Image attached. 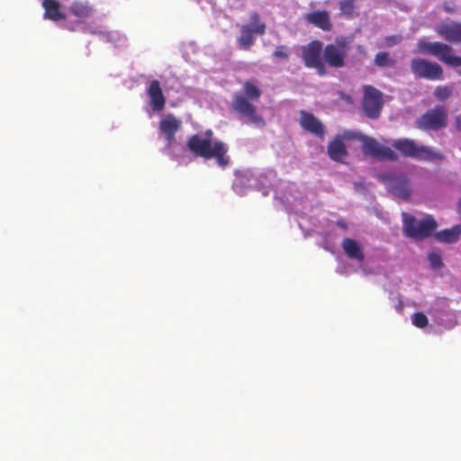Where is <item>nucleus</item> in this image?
<instances>
[{
	"instance_id": "obj_18",
	"label": "nucleus",
	"mask_w": 461,
	"mask_h": 461,
	"mask_svg": "<svg viewBox=\"0 0 461 461\" xmlns=\"http://www.w3.org/2000/svg\"><path fill=\"white\" fill-rule=\"evenodd\" d=\"M341 247L345 254L352 260L362 262L365 258L363 248L357 240L345 238L341 242Z\"/></svg>"
},
{
	"instance_id": "obj_29",
	"label": "nucleus",
	"mask_w": 461,
	"mask_h": 461,
	"mask_svg": "<svg viewBox=\"0 0 461 461\" xmlns=\"http://www.w3.org/2000/svg\"><path fill=\"white\" fill-rule=\"evenodd\" d=\"M243 88L245 95L252 100L258 99L261 95L260 90L250 82H245Z\"/></svg>"
},
{
	"instance_id": "obj_26",
	"label": "nucleus",
	"mask_w": 461,
	"mask_h": 461,
	"mask_svg": "<svg viewBox=\"0 0 461 461\" xmlns=\"http://www.w3.org/2000/svg\"><path fill=\"white\" fill-rule=\"evenodd\" d=\"M255 41L253 32H250L248 27H241L240 36L238 38V43L240 48L243 50H249Z\"/></svg>"
},
{
	"instance_id": "obj_16",
	"label": "nucleus",
	"mask_w": 461,
	"mask_h": 461,
	"mask_svg": "<svg viewBox=\"0 0 461 461\" xmlns=\"http://www.w3.org/2000/svg\"><path fill=\"white\" fill-rule=\"evenodd\" d=\"M435 31L447 41L461 43V23H440L436 26Z\"/></svg>"
},
{
	"instance_id": "obj_28",
	"label": "nucleus",
	"mask_w": 461,
	"mask_h": 461,
	"mask_svg": "<svg viewBox=\"0 0 461 461\" xmlns=\"http://www.w3.org/2000/svg\"><path fill=\"white\" fill-rule=\"evenodd\" d=\"M375 64L378 67H393L394 60L390 58L387 52H378L374 60Z\"/></svg>"
},
{
	"instance_id": "obj_38",
	"label": "nucleus",
	"mask_w": 461,
	"mask_h": 461,
	"mask_svg": "<svg viewBox=\"0 0 461 461\" xmlns=\"http://www.w3.org/2000/svg\"><path fill=\"white\" fill-rule=\"evenodd\" d=\"M357 51H358L360 54H362V55H365V54H366V49H365V47H363L362 45H358V46L357 47Z\"/></svg>"
},
{
	"instance_id": "obj_40",
	"label": "nucleus",
	"mask_w": 461,
	"mask_h": 461,
	"mask_svg": "<svg viewBox=\"0 0 461 461\" xmlns=\"http://www.w3.org/2000/svg\"><path fill=\"white\" fill-rule=\"evenodd\" d=\"M203 136V137H208L210 139H212V131L211 130H209Z\"/></svg>"
},
{
	"instance_id": "obj_5",
	"label": "nucleus",
	"mask_w": 461,
	"mask_h": 461,
	"mask_svg": "<svg viewBox=\"0 0 461 461\" xmlns=\"http://www.w3.org/2000/svg\"><path fill=\"white\" fill-rule=\"evenodd\" d=\"M346 139L357 138L362 141V150L365 155L379 160L395 161L397 154L390 148L381 145L375 139L352 131H346L343 135Z\"/></svg>"
},
{
	"instance_id": "obj_24",
	"label": "nucleus",
	"mask_w": 461,
	"mask_h": 461,
	"mask_svg": "<svg viewBox=\"0 0 461 461\" xmlns=\"http://www.w3.org/2000/svg\"><path fill=\"white\" fill-rule=\"evenodd\" d=\"M69 11L78 18L80 23L84 22L93 14V9L89 5L80 2L73 3L69 7Z\"/></svg>"
},
{
	"instance_id": "obj_3",
	"label": "nucleus",
	"mask_w": 461,
	"mask_h": 461,
	"mask_svg": "<svg viewBox=\"0 0 461 461\" xmlns=\"http://www.w3.org/2000/svg\"><path fill=\"white\" fill-rule=\"evenodd\" d=\"M181 125V121L177 120L173 114L166 115L159 122V132L166 141L163 151L172 159H177L178 152L184 149L183 146L177 143L175 136L180 130Z\"/></svg>"
},
{
	"instance_id": "obj_31",
	"label": "nucleus",
	"mask_w": 461,
	"mask_h": 461,
	"mask_svg": "<svg viewBox=\"0 0 461 461\" xmlns=\"http://www.w3.org/2000/svg\"><path fill=\"white\" fill-rule=\"evenodd\" d=\"M452 94V87L447 86H438L434 91V96L441 101L447 99Z\"/></svg>"
},
{
	"instance_id": "obj_34",
	"label": "nucleus",
	"mask_w": 461,
	"mask_h": 461,
	"mask_svg": "<svg viewBox=\"0 0 461 461\" xmlns=\"http://www.w3.org/2000/svg\"><path fill=\"white\" fill-rule=\"evenodd\" d=\"M402 40V37L400 35H392L385 37V45L387 47H393L394 45L399 44Z\"/></svg>"
},
{
	"instance_id": "obj_35",
	"label": "nucleus",
	"mask_w": 461,
	"mask_h": 461,
	"mask_svg": "<svg viewBox=\"0 0 461 461\" xmlns=\"http://www.w3.org/2000/svg\"><path fill=\"white\" fill-rule=\"evenodd\" d=\"M273 55L276 58L280 59H287L289 56V53L286 50V47L285 46H278L276 50L274 51Z\"/></svg>"
},
{
	"instance_id": "obj_32",
	"label": "nucleus",
	"mask_w": 461,
	"mask_h": 461,
	"mask_svg": "<svg viewBox=\"0 0 461 461\" xmlns=\"http://www.w3.org/2000/svg\"><path fill=\"white\" fill-rule=\"evenodd\" d=\"M339 8L345 14H350L354 9V0H342L339 2Z\"/></svg>"
},
{
	"instance_id": "obj_42",
	"label": "nucleus",
	"mask_w": 461,
	"mask_h": 461,
	"mask_svg": "<svg viewBox=\"0 0 461 461\" xmlns=\"http://www.w3.org/2000/svg\"><path fill=\"white\" fill-rule=\"evenodd\" d=\"M458 209L461 212V200L458 202Z\"/></svg>"
},
{
	"instance_id": "obj_7",
	"label": "nucleus",
	"mask_w": 461,
	"mask_h": 461,
	"mask_svg": "<svg viewBox=\"0 0 461 461\" xmlns=\"http://www.w3.org/2000/svg\"><path fill=\"white\" fill-rule=\"evenodd\" d=\"M377 178L385 185L388 192L402 200H408L411 194V183L404 173L390 172L379 174Z\"/></svg>"
},
{
	"instance_id": "obj_43",
	"label": "nucleus",
	"mask_w": 461,
	"mask_h": 461,
	"mask_svg": "<svg viewBox=\"0 0 461 461\" xmlns=\"http://www.w3.org/2000/svg\"><path fill=\"white\" fill-rule=\"evenodd\" d=\"M459 74L461 75V71H459Z\"/></svg>"
},
{
	"instance_id": "obj_19",
	"label": "nucleus",
	"mask_w": 461,
	"mask_h": 461,
	"mask_svg": "<svg viewBox=\"0 0 461 461\" xmlns=\"http://www.w3.org/2000/svg\"><path fill=\"white\" fill-rule=\"evenodd\" d=\"M305 20L318 28L328 32L332 28L329 13L326 11H315L305 15Z\"/></svg>"
},
{
	"instance_id": "obj_20",
	"label": "nucleus",
	"mask_w": 461,
	"mask_h": 461,
	"mask_svg": "<svg viewBox=\"0 0 461 461\" xmlns=\"http://www.w3.org/2000/svg\"><path fill=\"white\" fill-rule=\"evenodd\" d=\"M429 313L438 325L445 326L443 317L450 315L447 300L446 298L436 299L430 307Z\"/></svg>"
},
{
	"instance_id": "obj_27",
	"label": "nucleus",
	"mask_w": 461,
	"mask_h": 461,
	"mask_svg": "<svg viewBox=\"0 0 461 461\" xmlns=\"http://www.w3.org/2000/svg\"><path fill=\"white\" fill-rule=\"evenodd\" d=\"M243 27H248V29L253 33H258L260 35L264 34L266 31V25L260 22L259 15L257 13H253L250 15L249 23L243 25Z\"/></svg>"
},
{
	"instance_id": "obj_12",
	"label": "nucleus",
	"mask_w": 461,
	"mask_h": 461,
	"mask_svg": "<svg viewBox=\"0 0 461 461\" xmlns=\"http://www.w3.org/2000/svg\"><path fill=\"white\" fill-rule=\"evenodd\" d=\"M232 107L238 113L246 117L249 123L257 127L265 126L264 119L256 113V107L242 95H235Z\"/></svg>"
},
{
	"instance_id": "obj_21",
	"label": "nucleus",
	"mask_w": 461,
	"mask_h": 461,
	"mask_svg": "<svg viewBox=\"0 0 461 461\" xmlns=\"http://www.w3.org/2000/svg\"><path fill=\"white\" fill-rule=\"evenodd\" d=\"M328 154L332 160L340 162L347 156V149L340 136L334 139L328 146Z\"/></svg>"
},
{
	"instance_id": "obj_33",
	"label": "nucleus",
	"mask_w": 461,
	"mask_h": 461,
	"mask_svg": "<svg viewBox=\"0 0 461 461\" xmlns=\"http://www.w3.org/2000/svg\"><path fill=\"white\" fill-rule=\"evenodd\" d=\"M428 259L433 268H439L442 265L441 257L437 253H429Z\"/></svg>"
},
{
	"instance_id": "obj_36",
	"label": "nucleus",
	"mask_w": 461,
	"mask_h": 461,
	"mask_svg": "<svg viewBox=\"0 0 461 461\" xmlns=\"http://www.w3.org/2000/svg\"><path fill=\"white\" fill-rule=\"evenodd\" d=\"M311 68H316L317 69V72L320 76H325L326 75V68H325V66H324V62L321 61V62H319L318 64H316L315 66H312L311 67Z\"/></svg>"
},
{
	"instance_id": "obj_11",
	"label": "nucleus",
	"mask_w": 461,
	"mask_h": 461,
	"mask_svg": "<svg viewBox=\"0 0 461 461\" xmlns=\"http://www.w3.org/2000/svg\"><path fill=\"white\" fill-rule=\"evenodd\" d=\"M411 70L416 77L428 80H439L443 76V69L438 63L420 58L411 59Z\"/></svg>"
},
{
	"instance_id": "obj_4",
	"label": "nucleus",
	"mask_w": 461,
	"mask_h": 461,
	"mask_svg": "<svg viewBox=\"0 0 461 461\" xmlns=\"http://www.w3.org/2000/svg\"><path fill=\"white\" fill-rule=\"evenodd\" d=\"M393 146L404 157L428 161L442 159V155L438 151L428 146L418 145L411 139L396 140Z\"/></svg>"
},
{
	"instance_id": "obj_14",
	"label": "nucleus",
	"mask_w": 461,
	"mask_h": 461,
	"mask_svg": "<svg viewBox=\"0 0 461 461\" xmlns=\"http://www.w3.org/2000/svg\"><path fill=\"white\" fill-rule=\"evenodd\" d=\"M321 54L323 55V47L322 43L319 41H312L302 48V58L307 68L321 62Z\"/></svg>"
},
{
	"instance_id": "obj_15",
	"label": "nucleus",
	"mask_w": 461,
	"mask_h": 461,
	"mask_svg": "<svg viewBox=\"0 0 461 461\" xmlns=\"http://www.w3.org/2000/svg\"><path fill=\"white\" fill-rule=\"evenodd\" d=\"M147 94L149 98V106L153 113H158L162 111L166 104V99L164 97L160 84L158 80L150 82Z\"/></svg>"
},
{
	"instance_id": "obj_6",
	"label": "nucleus",
	"mask_w": 461,
	"mask_h": 461,
	"mask_svg": "<svg viewBox=\"0 0 461 461\" xmlns=\"http://www.w3.org/2000/svg\"><path fill=\"white\" fill-rule=\"evenodd\" d=\"M402 219L405 235L416 240L429 237L437 228V222L431 216L417 221L413 216L403 212Z\"/></svg>"
},
{
	"instance_id": "obj_39",
	"label": "nucleus",
	"mask_w": 461,
	"mask_h": 461,
	"mask_svg": "<svg viewBox=\"0 0 461 461\" xmlns=\"http://www.w3.org/2000/svg\"><path fill=\"white\" fill-rule=\"evenodd\" d=\"M337 224H338L340 228H342V229H347V228H348L347 223H346V222H344L343 221H339L337 222Z\"/></svg>"
},
{
	"instance_id": "obj_1",
	"label": "nucleus",
	"mask_w": 461,
	"mask_h": 461,
	"mask_svg": "<svg viewBox=\"0 0 461 461\" xmlns=\"http://www.w3.org/2000/svg\"><path fill=\"white\" fill-rule=\"evenodd\" d=\"M186 146L195 156L205 159L215 158L221 167H225L230 163V157L227 155L228 147L220 140L203 137L202 134L191 136Z\"/></svg>"
},
{
	"instance_id": "obj_37",
	"label": "nucleus",
	"mask_w": 461,
	"mask_h": 461,
	"mask_svg": "<svg viewBox=\"0 0 461 461\" xmlns=\"http://www.w3.org/2000/svg\"><path fill=\"white\" fill-rule=\"evenodd\" d=\"M456 128L461 131V116H457L456 118Z\"/></svg>"
},
{
	"instance_id": "obj_30",
	"label": "nucleus",
	"mask_w": 461,
	"mask_h": 461,
	"mask_svg": "<svg viewBox=\"0 0 461 461\" xmlns=\"http://www.w3.org/2000/svg\"><path fill=\"white\" fill-rule=\"evenodd\" d=\"M411 323L417 328H425L428 325L429 320L422 312H415L411 317Z\"/></svg>"
},
{
	"instance_id": "obj_9",
	"label": "nucleus",
	"mask_w": 461,
	"mask_h": 461,
	"mask_svg": "<svg viewBox=\"0 0 461 461\" xmlns=\"http://www.w3.org/2000/svg\"><path fill=\"white\" fill-rule=\"evenodd\" d=\"M447 113L443 105H437L428 110L416 122L419 129L423 131H438L447 126Z\"/></svg>"
},
{
	"instance_id": "obj_8",
	"label": "nucleus",
	"mask_w": 461,
	"mask_h": 461,
	"mask_svg": "<svg viewBox=\"0 0 461 461\" xmlns=\"http://www.w3.org/2000/svg\"><path fill=\"white\" fill-rule=\"evenodd\" d=\"M350 41L345 38H338L333 43L323 49V59L330 67L339 68L344 67L345 59L350 49Z\"/></svg>"
},
{
	"instance_id": "obj_2",
	"label": "nucleus",
	"mask_w": 461,
	"mask_h": 461,
	"mask_svg": "<svg viewBox=\"0 0 461 461\" xmlns=\"http://www.w3.org/2000/svg\"><path fill=\"white\" fill-rule=\"evenodd\" d=\"M417 52L434 56L452 68L461 67V57L454 55L453 48L446 43L420 38L417 42Z\"/></svg>"
},
{
	"instance_id": "obj_10",
	"label": "nucleus",
	"mask_w": 461,
	"mask_h": 461,
	"mask_svg": "<svg viewBox=\"0 0 461 461\" xmlns=\"http://www.w3.org/2000/svg\"><path fill=\"white\" fill-rule=\"evenodd\" d=\"M263 181L250 170L238 171L232 184V188L239 195H244L250 189H261L263 195H267L268 191L263 186Z\"/></svg>"
},
{
	"instance_id": "obj_25",
	"label": "nucleus",
	"mask_w": 461,
	"mask_h": 461,
	"mask_svg": "<svg viewBox=\"0 0 461 461\" xmlns=\"http://www.w3.org/2000/svg\"><path fill=\"white\" fill-rule=\"evenodd\" d=\"M85 31L86 32H89V33H92V34H97L102 39H104V41H106L108 42L115 43L119 40V38H120V35H119L118 32H106L102 27H94L92 25H89V26H86L85 28Z\"/></svg>"
},
{
	"instance_id": "obj_17",
	"label": "nucleus",
	"mask_w": 461,
	"mask_h": 461,
	"mask_svg": "<svg viewBox=\"0 0 461 461\" xmlns=\"http://www.w3.org/2000/svg\"><path fill=\"white\" fill-rule=\"evenodd\" d=\"M300 123L304 130L316 136L322 137L324 135L323 124L312 113L301 112Z\"/></svg>"
},
{
	"instance_id": "obj_41",
	"label": "nucleus",
	"mask_w": 461,
	"mask_h": 461,
	"mask_svg": "<svg viewBox=\"0 0 461 461\" xmlns=\"http://www.w3.org/2000/svg\"><path fill=\"white\" fill-rule=\"evenodd\" d=\"M338 272H339L341 274H347L348 273L347 271L342 270V268L340 267H338Z\"/></svg>"
},
{
	"instance_id": "obj_13",
	"label": "nucleus",
	"mask_w": 461,
	"mask_h": 461,
	"mask_svg": "<svg viewBox=\"0 0 461 461\" xmlns=\"http://www.w3.org/2000/svg\"><path fill=\"white\" fill-rule=\"evenodd\" d=\"M364 90V112L369 118H377L382 109V93L371 86H366Z\"/></svg>"
},
{
	"instance_id": "obj_22",
	"label": "nucleus",
	"mask_w": 461,
	"mask_h": 461,
	"mask_svg": "<svg viewBox=\"0 0 461 461\" xmlns=\"http://www.w3.org/2000/svg\"><path fill=\"white\" fill-rule=\"evenodd\" d=\"M42 6L45 10L44 17L52 21H59L65 18V15L59 11V3L55 0H44Z\"/></svg>"
},
{
	"instance_id": "obj_23",
	"label": "nucleus",
	"mask_w": 461,
	"mask_h": 461,
	"mask_svg": "<svg viewBox=\"0 0 461 461\" xmlns=\"http://www.w3.org/2000/svg\"><path fill=\"white\" fill-rule=\"evenodd\" d=\"M461 235V225H456L451 229H446L436 233V239L440 242H456Z\"/></svg>"
}]
</instances>
